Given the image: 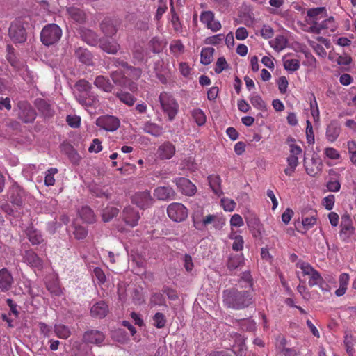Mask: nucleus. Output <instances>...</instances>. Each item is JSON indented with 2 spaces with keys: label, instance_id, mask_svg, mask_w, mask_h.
Returning <instances> with one entry per match:
<instances>
[{
  "label": "nucleus",
  "instance_id": "f257e3e1",
  "mask_svg": "<svg viewBox=\"0 0 356 356\" xmlns=\"http://www.w3.org/2000/svg\"><path fill=\"white\" fill-rule=\"evenodd\" d=\"M222 302L228 308L241 310L247 308L254 303L253 291L250 290H239L237 288H230L223 291Z\"/></svg>",
  "mask_w": 356,
  "mask_h": 356
},
{
  "label": "nucleus",
  "instance_id": "f03ea898",
  "mask_svg": "<svg viewBox=\"0 0 356 356\" xmlns=\"http://www.w3.org/2000/svg\"><path fill=\"white\" fill-rule=\"evenodd\" d=\"M159 100L163 111L168 115V120L172 121L179 111L177 101L170 92L165 91L160 93Z\"/></svg>",
  "mask_w": 356,
  "mask_h": 356
},
{
  "label": "nucleus",
  "instance_id": "7ed1b4c3",
  "mask_svg": "<svg viewBox=\"0 0 356 356\" xmlns=\"http://www.w3.org/2000/svg\"><path fill=\"white\" fill-rule=\"evenodd\" d=\"M62 29L56 24L45 25L40 33V40L45 46L56 44L62 36Z\"/></svg>",
  "mask_w": 356,
  "mask_h": 356
},
{
  "label": "nucleus",
  "instance_id": "20e7f679",
  "mask_svg": "<svg viewBox=\"0 0 356 356\" xmlns=\"http://www.w3.org/2000/svg\"><path fill=\"white\" fill-rule=\"evenodd\" d=\"M296 266L302 270L303 275L309 277V286L312 287L318 285L321 286L324 283L323 278L318 271L314 268L311 264L304 261H299Z\"/></svg>",
  "mask_w": 356,
  "mask_h": 356
},
{
  "label": "nucleus",
  "instance_id": "39448f33",
  "mask_svg": "<svg viewBox=\"0 0 356 356\" xmlns=\"http://www.w3.org/2000/svg\"><path fill=\"white\" fill-rule=\"evenodd\" d=\"M15 111L17 112L18 119L24 123H32L36 118L35 109L27 101H19Z\"/></svg>",
  "mask_w": 356,
  "mask_h": 356
},
{
  "label": "nucleus",
  "instance_id": "423d86ee",
  "mask_svg": "<svg viewBox=\"0 0 356 356\" xmlns=\"http://www.w3.org/2000/svg\"><path fill=\"white\" fill-rule=\"evenodd\" d=\"M340 228L339 233L340 239L344 243H350L355 234V229L349 215L345 214L341 216Z\"/></svg>",
  "mask_w": 356,
  "mask_h": 356
},
{
  "label": "nucleus",
  "instance_id": "0eeeda50",
  "mask_svg": "<svg viewBox=\"0 0 356 356\" xmlns=\"http://www.w3.org/2000/svg\"><path fill=\"white\" fill-rule=\"evenodd\" d=\"M131 201L141 209H145L152 207L154 204V198L151 191L145 190L135 193L131 197Z\"/></svg>",
  "mask_w": 356,
  "mask_h": 356
},
{
  "label": "nucleus",
  "instance_id": "6e6552de",
  "mask_svg": "<svg viewBox=\"0 0 356 356\" xmlns=\"http://www.w3.org/2000/svg\"><path fill=\"white\" fill-rule=\"evenodd\" d=\"M167 213L175 222L184 221L188 216V210L181 203H171L167 208Z\"/></svg>",
  "mask_w": 356,
  "mask_h": 356
},
{
  "label": "nucleus",
  "instance_id": "1a4fd4ad",
  "mask_svg": "<svg viewBox=\"0 0 356 356\" xmlns=\"http://www.w3.org/2000/svg\"><path fill=\"white\" fill-rule=\"evenodd\" d=\"M96 125L107 131H115L119 128L120 121L113 115H102L96 120Z\"/></svg>",
  "mask_w": 356,
  "mask_h": 356
},
{
  "label": "nucleus",
  "instance_id": "9d476101",
  "mask_svg": "<svg viewBox=\"0 0 356 356\" xmlns=\"http://www.w3.org/2000/svg\"><path fill=\"white\" fill-rule=\"evenodd\" d=\"M10 39L15 43H23L26 40L25 29L18 23H12L8 31Z\"/></svg>",
  "mask_w": 356,
  "mask_h": 356
},
{
  "label": "nucleus",
  "instance_id": "9b49d317",
  "mask_svg": "<svg viewBox=\"0 0 356 356\" xmlns=\"http://www.w3.org/2000/svg\"><path fill=\"white\" fill-rule=\"evenodd\" d=\"M122 218L126 225L134 227L138 225L140 216L137 210L131 206H127L122 211Z\"/></svg>",
  "mask_w": 356,
  "mask_h": 356
},
{
  "label": "nucleus",
  "instance_id": "f8f14e48",
  "mask_svg": "<svg viewBox=\"0 0 356 356\" xmlns=\"http://www.w3.org/2000/svg\"><path fill=\"white\" fill-rule=\"evenodd\" d=\"M23 261L29 266L38 270L43 268V260L33 250H26L23 254Z\"/></svg>",
  "mask_w": 356,
  "mask_h": 356
},
{
  "label": "nucleus",
  "instance_id": "ddd939ff",
  "mask_svg": "<svg viewBox=\"0 0 356 356\" xmlns=\"http://www.w3.org/2000/svg\"><path fill=\"white\" fill-rule=\"evenodd\" d=\"M75 97L77 102L87 110L97 108L99 105L98 97L92 92L86 95H75Z\"/></svg>",
  "mask_w": 356,
  "mask_h": 356
},
{
  "label": "nucleus",
  "instance_id": "4468645a",
  "mask_svg": "<svg viewBox=\"0 0 356 356\" xmlns=\"http://www.w3.org/2000/svg\"><path fill=\"white\" fill-rule=\"evenodd\" d=\"M175 181L179 191L185 195L192 196L197 191L195 185L187 178L179 177Z\"/></svg>",
  "mask_w": 356,
  "mask_h": 356
},
{
  "label": "nucleus",
  "instance_id": "2eb2a0df",
  "mask_svg": "<svg viewBox=\"0 0 356 356\" xmlns=\"http://www.w3.org/2000/svg\"><path fill=\"white\" fill-rule=\"evenodd\" d=\"M24 191L17 184H13L8 191V199L9 201L17 206L22 205Z\"/></svg>",
  "mask_w": 356,
  "mask_h": 356
},
{
  "label": "nucleus",
  "instance_id": "dca6fc26",
  "mask_svg": "<svg viewBox=\"0 0 356 356\" xmlns=\"http://www.w3.org/2000/svg\"><path fill=\"white\" fill-rule=\"evenodd\" d=\"M175 152V146L170 141H165L159 146L156 154L161 160H166L171 159Z\"/></svg>",
  "mask_w": 356,
  "mask_h": 356
},
{
  "label": "nucleus",
  "instance_id": "f3484780",
  "mask_svg": "<svg viewBox=\"0 0 356 356\" xmlns=\"http://www.w3.org/2000/svg\"><path fill=\"white\" fill-rule=\"evenodd\" d=\"M105 339L103 332L96 330L86 331L83 335V341L86 343H93L99 346Z\"/></svg>",
  "mask_w": 356,
  "mask_h": 356
},
{
  "label": "nucleus",
  "instance_id": "a211bd4d",
  "mask_svg": "<svg viewBox=\"0 0 356 356\" xmlns=\"http://www.w3.org/2000/svg\"><path fill=\"white\" fill-rule=\"evenodd\" d=\"M7 55H6V59L8 61V63L17 70L21 72L20 74L22 76H24V72H26L27 74H29L27 67L24 65L23 63H20L17 57L15 56V54L14 53V48L11 47L10 45H7Z\"/></svg>",
  "mask_w": 356,
  "mask_h": 356
},
{
  "label": "nucleus",
  "instance_id": "6ab92c4d",
  "mask_svg": "<svg viewBox=\"0 0 356 356\" xmlns=\"http://www.w3.org/2000/svg\"><path fill=\"white\" fill-rule=\"evenodd\" d=\"M341 131L340 124L337 120H332L327 126L325 130V138L330 143L335 142L339 138Z\"/></svg>",
  "mask_w": 356,
  "mask_h": 356
},
{
  "label": "nucleus",
  "instance_id": "aec40b11",
  "mask_svg": "<svg viewBox=\"0 0 356 356\" xmlns=\"http://www.w3.org/2000/svg\"><path fill=\"white\" fill-rule=\"evenodd\" d=\"M304 166L307 173L311 177H315L321 171L322 163L319 159L312 158L309 161L304 160Z\"/></svg>",
  "mask_w": 356,
  "mask_h": 356
},
{
  "label": "nucleus",
  "instance_id": "412c9836",
  "mask_svg": "<svg viewBox=\"0 0 356 356\" xmlns=\"http://www.w3.org/2000/svg\"><path fill=\"white\" fill-rule=\"evenodd\" d=\"M108 305L104 301H99L90 309L91 316L96 318H104L108 313Z\"/></svg>",
  "mask_w": 356,
  "mask_h": 356
},
{
  "label": "nucleus",
  "instance_id": "4be33fe9",
  "mask_svg": "<svg viewBox=\"0 0 356 356\" xmlns=\"http://www.w3.org/2000/svg\"><path fill=\"white\" fill-rule=\"evenodd\" d=\"M35 106L39 112L45 118L52 117L54 114V110L51 105L45 99H37L35 101Z\"/></svg>",
  "mask_w": 356,
  "mask_h": 356
},
{
  "label": "nucleus",
  "instance_id": "5701e85b",
  "mask_svg": "<svg viewBox=\"0 0 356 356\" xmlns=\"http://www.w3.org/2000/svg\"><path fill=\"white\" fill-rule=\"evenodd\" d=\"M13 283L11 273L6 268L0 270V289L2 291H8L10 289Z\"/></svg>",
  "mask_w": 356,
  "mask_h": 356
},
{
  "label": "nucleus",
  "instance_id": "b1692460",
  "mask_svg": "<svg viewBox=\"0 0 356 356\" xmlns=\"http://www.w3.org/2000/svg\"><path fill=\"white\" fill-rule=\"evenodd\" d=\"M154 195L159 200H168L175 197V192L170 187L160 186L154 189Z\"/></svg>",
  "mask_w": 356,
  "mask_h": 356
},
{
  "label": "nucleus",
  "instance_id": "393cba45",
  "mask_svg": "<svg viewBox=\"0 0 356 356\" xmlns=\"http://www.w3.org/2000/svg\"><path fill=\"white\" fill-rule=\"evenodd\" d=\"M302 153L301 147L298 145H290V155L287 157L286 161L288 165L291 168H296L298 165V156Z\"/></svg>",
  "mask_w": 356,
  "mask_h": 356
},
{
  "label": "nucleus",
  "instance_id": "a878e982",
  "mask_svg": "<svg viewBox=\"0 0 356 356\" xmlns=\"http://www.w3.org/2000/svg\"><path fill=\"white\" fill-rule=\"evenodd\" d=\"M101 30L108 37L115 35L118 31L116 24L110 19H105L100 24Z\"/></svg>",
  "mask_w": 356,
  "mask_h": 356
},
{
  "label": "nucleus",
  "instance_id": "bb28decb",
  "mask_svg": "<svg viewBox=\"0 0 356 356\" xmlns=\"http://www.w3.org/2000/svg\"><path fill=\"white\" fill-rule=\"evenodd\" d=\"M94 84L97 88L106 92H111L113 88L109 79L102 75H99L95 78Z\"/></svg>",
  "mask_w": 356,
  "mask_h": 356
},
{
  "label": "nucleus",
  "instance_id": "cd10ccee",
  "mask_svg": "<svg viewBox=\"0 0 356 356\" xmlns=\"http://www.w3.org/2000/svg\"><path fill=\"white\" fill-rule=\"evenodd\" d=\"M208 181L210 188L213 192L218 196H220L223 193L221 188V178L218 175H211L208 176Z\"/></svg>",
  "mask_w": 356,
  "mask_h": 356
},
{
  "label": "nucleus",
  "instance_id": "c85d7f7f",
  "mask_svg": "<svg viewBox=\"0 0 356 356\" xmlns=\"http://www.w3.org/2000/svg\"><path fill=\"white\" fill-rule=\"evenodd\" d=\"M76 58L82 63L90 65L92 63V56L90 52L84 48L79 47L75 51Z\"/></svg>",
  "mask_w": 356,
  "mask_h": 356
},
{
  "label": "nucleus",
  "instance_id": "c756f323",
  "mask_svg": "<svg viewBox=\"0 0 356 356\" xmlns=\"http://www.w3.org/2000/svg\"><path fill=\"white\" fill-rule=\"evenodd\" d=\"M99 47L104 51L110 54H115L120 49V44L118 42L108 40H101Z\"/></svg>",
  "mask_w": 356,
  "mask_h": 356
},
{
  "label": "nucleus",
  "instance_id": "7c9ffc66",
  "mask_svg": "<svg viewBox=\"0 0 356 356\" xmlns=\"http://www.w3.org/2000/svg\"><path fill=\"white\" fill-rule=\"evenodd\" d=\"M349 280L350 276L348 273H343L339 275V287L335 291V295L337 296L341 297L346 293L349 283Z\"/></svg>",
  "mask_w": 356,
  "mask_h": 356
},
{
  "label": "nucleus",
  "instance_id": "2f4dec72",
  "mask_svg": "<svg viewBox=\"0 0 356 356\" xmlns=\"http://www.w3.org/2000/svg\"><path fill=\"white\" fill-rule=\"evenodd\" d=\"M54 332L57 337L62 339H67L71 335V331L70 328L61 323L54 325Z\"/></svg>",
  "mask_w": 356,
  "mask_h": 356
},
{
  "label": "nucleus",
  "instance_id": "473e14b6",
  "mask_svg": "<svg viewBox=\"0 0 356 356\" xmlns=\"http://www.w3.org/2000/svg\"><path fill=\"white\" fill-rule=\"evenodd\" d=\"M162 127L156 123L147 122L144 124L143 130L153 136L157 137L162 134Z\"/></svg>",
  "mask_w": 356,
  "mask_h": 356
},
{
  "label": "nucleus",
  "instance_id": "72a5a7b5",
  "mask_svg": "<svg viewBox=\"0 0 356 356\" xmlns=\"http://www.w3.org/2000/svg\"><path fill=\"white\" fill-rule=\"evenodd\" d=\"M243 264V256L240 254H231L227 260V266L229 270H234Z\"/></svg>",
  "mask_w": 356,
  "mask_h": 356
},
{
  "label": "nucleus",
  "instance_id": "f704fd0d",
  "mask_svg": "<svg viewBox=\"0 0 356 356\" xmlns=\"http://www.w3.org/2000/svg\"><path fill=\"white\" fill-rule=\"evenodd\" d=\"M26 234L29 241L33 245H39L44 241L42 235L41 234L40 232L33 229V227L29 228L27 229Z\"/></svg>",
  "mask_w": 356,
  "mask_h": 356
},
{
  "label": "nucleus",
  "instance_id": "c9c22d12",
  "mask_svg": "<svg viewBox=\"0 0 356 356\" xmlns=\"http://www.w3.org/2000/svg\"><path fill=\"white\" fill-rule=\"evenodd\" d=\"M81 219L87 223H92L95 220L93 211L88 206L82 207L79 211Z\"/></svg>",
  "mask_w": 356,
  "mask_h": 356
},
{
  "label": "nucleus",
  "instance_id": "e433bc0d",
  "mask_svg": "<svg viewBox=\"0 0 356 356\" xmlns=\"http://www.w3.org/2000/svg\"><path fill=\"white\" fill-rule=\"evenodd\" d=\"M75 88L77 90L76 95H86L91 92L92 86L85 79H80L75 83Z\"/></svg>",
  "mask_w": 356,
  "mask_h": 356
},
{
  "label": "nucleus",
  "instance_id": "4c0bfd02",
  "mask_svg": "<svg viewBox=\"0 0 356 356\" xmlns=\"http://www.w3.org/2000/svg\"><path fill=\"white\" fill-rule=\"evenodd\" d=\"M115 96L120 102L128 106H132L136 101L135 97L128 92L120 90L115 93Z\"/></svg>",
  "mask_w": 356,
  "mask_h": 356
},
{
  "label": "nucleus",
  "instance_id": "58836bf2",
  "mask_svg": "<svg viewBox=\"0 0 356 356\" xmlns=\"http://www.w3.org/2000/svg\"><path fill=\"white\" fill-rule=\"evenodd\" d=\"M215 50L212 47H204L200 54V62L204 65L210 64L213 60V56Z\"/></svg>",
  "mask_w": 356,
  "mask_h": 356
},
{
  "label": "nucleus",
  "instance_id": "ea45409f",
  "mask_svg": "<svg viewBox=\"0 0 356 356\" xmlns=\"http://www.w3.org/2000/svg\"><path fill=\"white\" fill-rule=\"evenodd\" d=\"M193 120L198 126H202L206 123L207 117L204 112L200 108H194L191 111Z\"/></svg>",
  "mask_w": 356,
  "mask_h": 356
},
{
  "label": "nucleus",
  "instance_id": "a19ab883",
  "mask_svg": "<svg viewBox=\"0 0 356 356\" xmlns=\"http://www.w3.org/2000/svg\"><path fill=\"white\" fill-rule=\"evenodd\" d=\"M288 41L286 38L282 35H277L273 41L270 42V46L276 51H281L287 46Z\"/></svg>",
  "mask_w": 356,
  "mask_h": 356
},
{
  "label": "nucleus",
  "instance_id": "79ce46f5",
  "mask_svg": "<svg viewBox=\"0 0 356 356\" xmlns=\"http://www.w3.org/2000/svg\"><path fill=\"white\" fill-rule=\"evenodd\" d=\"M119 213V209L113 206L108 205L102 211V220L104 222H108L114 217H115Z\"/></svg>",
  "mask_w": 356,
  "mask_h": 356
},
{
  "label": "nucleus",
  "instance_id": "37998d69",
  "mask_svg": "<svg viewBox=\"0 0 356 356\" xmlns=\"http://www.w3.org/2000/svg\"><path fill=\"white\" fill-rule=\"evenodd\" d=\"M238 284L241 287H245L247 290L253 291V281L250 272L243 273L242 277L238 281Z\"/></svg>",
  "mask_w": 356,
  "mask_h": 356
},
{
  "label": "nucleus",
  "instance_id": "c03bdc74",
  "mask_svg": "<svg viewBox=\"0 0 356 356\" xmlns=\"http://www.w3.org/2000/svg\"><path fill=\"white\" fill-rule=\"evenodd\" d=\"M67 13H69L70 17L77 22L82 23L85 20V14L82 10L77 8H68Z\"/></svg>",
  "mask_w": 356,
  "mask_h": 356
},
{
  "label": "nucleus",
  "instance_id": "a18cd8bd",
  "mask_svg": "<svg viewBox=\"0 0 356 356\" xmlns=\"http://www.w3.org/2000/svg\"><path fill=\"white\" fill-rule=\"evenodd\" d=\"M111 78L115 84L120 86H124L127 83V77L122 71L116 70L112 72L111 73Z\"/></svg>",
  "mask_w": 356,
  "mask_h": 356
},
{
  "label": "nucleus",
  "instance_id": "49530a36",
  "mask_svg": "<svg viewBox=\"0 0 356 356\" xmlns=\"http://www.w3.org/2000/svg\"><path fill=\"white\" fill-rule=\"evenodd\" d=\"M329 58L331 60L336 61L339 65H348L352 62V58L347 54L343 55H330Z\"/></svg>",
  "mask_w": 356,
  "mask_h": 356
},
{
  "label": "nucleus",
  "instance_id": "de8ad7c7",
  "mask_svg": "<svg viewBox=\"0 0 356 356\" xmlns=\"http://www.w3.org/2000/svg\"><path fill=\"white\" fill-rule=\"evenodd\" d=\"M238 323L244 331L252 332L256 330V323L251 318L239 320Z\"/></svg>",
  "mask_w": 356,
  "mask_h": 356
},
{
  "label": "nucleus",
  "instance_id": "09e8293b",
  "mask_svg": "<svg viewBox=\"0 0 356 356\" xmlns=\"http://www.w3.org/2000/svg\"><path fill=\"white\" fill-rule=\"evenodd\" d=\"M82 37L84 41L91 46H95L97 44V35L91 30H86L84 31Z\"/></svg>",
  "mask_w": 356,
  "mask_h": 356
},
{
  "label": "nucleus",
  "instance_id": "8fccbe9b",
  "mask_svg": "<svg viewBox=\"0 0 356 356\" xmlns=\"http://www.w3.org/2000/svg\"><path fill=\"white\" fill-rule=\"evenodd\" d=\"M171 13V23L173 29L177 32H180L182 29V26L179 19V17L175 10L174 7L172 6L170 9Z\"/></svg>",
  "mask_w": 356,
  "mask_h": 356
},
{
  "label": "nucleus",
  "instance_id": "3c124183",
  "mask_svg": "<svg viewBox=\"0 0 356 356\" xmlns=\"http://www.w3.org/2000/svg\"><path fill=\"white\" fill-rule=\"evenodd\" d=\"M300 66V60L298 59H288L284 61V69L291 72L297 71Z\"/></svg>",
  "mask_w": 356,
  "mask_h": 356
},
{
  "label": "nucleus",
  "instance_id": "603ef678",
  "mask_svg": "<svg viewBox=\"0 0 356 356\" xmlns=\"http://www.w3.org/2000/svg\"><path fill=\"white\" fill-rule=\"evenodd\" d=\"M312 213L314 214L302 218V225L306 230L311 229L316 223V212L312 211Z\"/></svg>",
  "mask_w": 356,
  "mask_h": 356
},
{
  "label": "nucleus",
  "instance_id": "864d4df0",
  "mask_svg": "<svg viewBox=\"0 0 356 356\" xmlns=\"http://www.w3.org/2000/svg\"><path fill=\"white\" fill-rule=\"evenodd\" d=\"M58 173V169L56 168H51L46 172L44 177V184L47 186H51L55 184L54 175Z\"/></svg>",
  "mask_w": 356,
  "mask_h": 356
},
{
  "label": "nucleus",
  "instance_id": "5fc2aeb1",
  "mask_svg": "<svg viewBox=\"0 0 356 356\" xmlns=\"http://www.w3.org/2000/svg\"><path fill=\"white\" fill-rule=\"evenodd\" d=\"M170 50L175 55L179 54L184 51V45L180 40H175L170 43Z\"/></svg>",
  "mask_w": 356,
  "mask_h": 356
},
{
  "label": "nucleus",
  "instance_id": "6e6d98bb",
  "mask_svg": "<svg viewBox=\"0 0 356 356\" xmlns=\"http://www.w3.org/2000/svg\"><path fill=\"white\" fill-rule=\"evenodd\" d=\"M166 323V318L161 312H156L154 316H153V324L154 325L159 328H163L165 327Z\"/></svg>",
  "mask_w": 356,
  "mask_h": 356
},
{
  "label": "nucleus",
  "instance_id": "4d7b16f0",
  "mask_svg": "<svg viewBox=\"0 0 356 356\" xmlns=\"http://www.w3.org/2000/svg\"><path fill=\"white\" fill-rule=\"evenodd\" d=\"M134 63L142 62L144 59V49L140 46H135L132 51Z\"/></svg>",
  "mask_w": 356,
  "mask_h": 356
},
{
  "label": "nucleus",
  "instance_id": "13d9d810",
  "mask_svg": "<svg viewBox=\"0 0 356 356\" xmlns=\"http://www.w3.org/2000/svg\"><path fill=\"white\" fill-rule=\"evenodd\" d=\"M250 100L252 105L257 109L263 110L266 108V104L264 101L262 99L261 96L258 95H252L250 97Z\"/></svg>",
  "mask_w": 356,
  "mask_h": 356
},
{
  "label": "nucleus",
  "instance_id": "bf43d9fd",
  "mask_svg": "<svg viewBox=\"0 0 356 356\" xmlns=\"http://www.w3.org/2000/svg\"><path fill=\"white\" fill-rule=\"evenodd\" d=\"M74 238L78 240L85 238L88 235V229L86 227L81 225L74 226V230L73 232Z\"/></svg>",
  "mask_w": 356,
  "mask_h": 356
},
{
  "label": "nucleus",
  "instance_id": "052dcab7",
  "mask_svg": "<svg viewBox=\"0 0 356 356\" xmlns=\"http://www.w3.org/2000/svg\"><path fill=\"white\" fill-rule=\"evenodd\" d=\"M306 139L309 145H314L315 143L313 127L309 120H307Z\"/></svg>",
  "mask_w": 356,
  "mask_h": 356
},
{
  "label": "nucleus",
  "instance_id": "680f3d73",
  "mask_svg": "<svg viewBox=\"0 0 356 356\" xmlns=\"http://www.w3.org/2000/svg\"><path fill=\"white\" fill-rule=\"evenodd\" d=\"M230 238L234 239V243L232 244V249L234 251H241L243 248L244 245V241L241 236L236 235L234 237H232V236H229Z\"/></svg>",
  "mask_w": 356,
  "mask_h": 356
},
{
  "label": "nucleus",
  "instance_id": "e2e57ef3",
  "mask_svg": "<svg viewBox=\"0 0 356 356\" xmlns=\"http://www.w3.org/2000/svg\"><path fill=\"white\" fill-rule=\"evenodd\" d=\"M344 346L346 350V352L349 356H354L355 349L354 344L353 343L352 337L346 335L344 337Z\"/></svg>",
  "mask_w": 356,
  "mask_h": 356
},
{
  "label": "nucleus",
  "instance_id": "0e129e2a",
  "mask_svg": "<svg viewBox=\"0 0 356 356\" xmlns=\"http://www.w3.org/2000/svg\"><path fill=\"white\" fill-rule=\"evenodd\" d=\"M168 9L167 0H159V5L155 15V19L159 20Z\"/></svg>",
  "mask_w": 356,
  "mask_h": 356
},
{
  "label": "nucleus",
  "instance_id": "69168bd1",
  "mask_svg": "<svg viewBox=\"0 0 356 356\" xmlns=\"http://www.w3.org/2000/svg\"><path fill=\"white\" fill-rule=\"evenodd\" d=\"M93 274L97 279L99 285H102L105 283L106 275L101 268L95 267L93 270Z\"/></svg>",
  "mask_w": 356,
  "mask_h": 356
},
{
  "label": "nucleus",
  "instance_id": "338daca9",
  "mask_svg": "<svg viewBox=\"0 0 356 356\" xmlns=\"http://www.w3.org/2000/svg\"><path fill=\"white\" fill-rule=\"evenodd\" d=\"M228 67L227 63L224 57H220L216 61V67L214 68L215 72L217 74L221 73L223 70Z\"/></svg>",
  "mask_w": 356,
  "mask_h": 356
},
{
  "label": "nucleus",
  "instance_id": "774afa93",
  "mask_svg": "<svg viewBox=\"0 0 356 356\" xmlns=\"http://www.w3.org/2000/svg\"><path fill=\"white\" fill-rule=\"evenodd\" d=\"M335 197L334 195H329L325 197L322 200V204L327 210H332L334 205Z\"/></svg>",
  "mask_w": 356,
  "mask_h": 356
}]
</instances>
